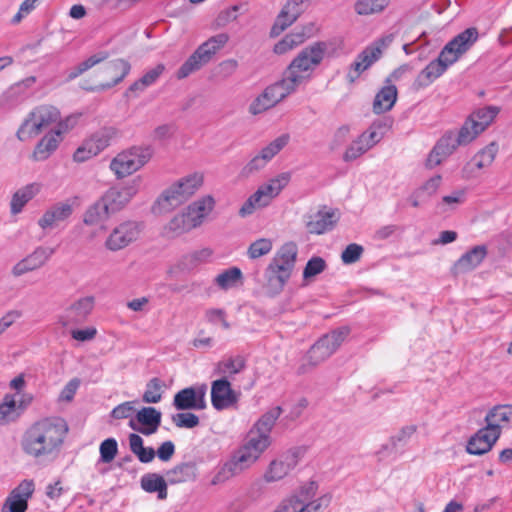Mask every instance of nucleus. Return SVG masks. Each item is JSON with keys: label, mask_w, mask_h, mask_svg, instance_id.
I'll return each instance as SVG.
<instances>
[{"label": "nucleus", "mask_w": 512, "mask_h": 512, "mask_svg": "<svg viewBox=\"0 0 512 512\" xmlns=\"http://www.w3.org/2000/svg\"><path fill=\"white\" fill-rule=\"evenodd\" d=\"M67 433L68 425L60 417H48L34 423V457L55 459Z\"/></svg>", "instance_id": "nucleus-1"}, {"label": "nucleus", "mask_w": 512, "mask_h": 512, "mask_svg": "<svg viewBox=\"0 0 512 512\" xmlns=\"http://www.w3.org/2000/svg\"><path fill=\"white\" fill-rule=\"evenodd\" d=\"M327 50V44L322 41L315 42L303 48L291 61L283 77L295 90L307 83L315 69L321 64Z\"/></svg>", "instance_id": "nucleus-2"}, {"label": "nucleus", "mask_w": 512, "mask_h": 512, "mask_svg": "<svg viewBox=\"0 0 512 512\" xmlns=\"http://www.w3.org/2000/svg\"><path fill=\"white\" fill-rule=\"evenodd\" d=\"M297 254V245L294 242H287L271 259L264 272L265 287L271 295L279 294L290 279Z\"/></svg>", "instance_id": "nucleus-3"}, {"label": "nucleus", "mask_w": 512, "mask_h": 512, "mask_svg": "<svg viewBox=\"0 0 512 512\" xmlns=\"http://www.w3.org/2000/svg\"><path fill=\"white\" fill-rule=\"evenodd\" d=\"M204 176L195 172L189 174L166 189L157 200L159 212H169L187 201L203 185Z\"/></svg>", "instance_id": "nucleus-4"}, {"label": "nucleus", "mask_w": 512, "mask_h": 512, "mask_svg": "<svg viewBox=\"0 0 512 512\" xmlns=\"http://www.w3.org/2000/svg\"><path fill=\"white\" fill-rule=\"evenodd\" d=\"M229 41L227 33H219L202 43L177 71V78L184 79L210 62L212 57Z\"/></svg>", "instance_id": "nucleus-5"}, {"label": "nucleus", "mask_w": 512, "mask_h": 512, "mask_svg": "<svg viewBox=\"0 0 512 512\" xmlns=\"http://www.w3.org/2000/svg\"><path fill=\"white\" fill-rule=\"evenodd\" d=\"M151 156L152 150L150 147H132L119 153L111 161L110 169L116 174L117 178H124L143 167Z\"/></svg>", "instance_id": "nucleus-6"}, {"label": "nucleus", "mask_w": 512, "mask_h": 512, "mask_svg": "<svg viewBox=\"0 0 512 512\" xmlns=\"http://www.w3.org/2000/svg\"><path fill=\"white\" fill-rule=\"evenodd\" d=\"M348 327H340L321 337L308 351L309 364L317 366L329 358L349 335Z\"/></svg>", "instance_id": "nucleus-7"}, {"label": "nucleus", "mask_w": 512, "mask_h": 512, "mask_svg": "<svg viewBox=\"0 0 512 512\" xmlns=\"http://www.w3.org/2000/svg\"><path fill=\"white\" fill-rule=\"evenodd\" d=\"M259 458L255 456L246 447L241 445L233 452L231 458L223 464L219 471L214 475L211 483L217 485L225 482L229 478L236 476L250 468Z\"/></svg>", "instance_id": "nucleus-8"}, {"label": "nucleus", "mask_w": 512, "mask_h": 512, "mask_svg": "<svg viewBox=\"0 0 512 512\" xmlns=\"http://www.w3.org/2000/svg\"><path fill=\"white\" fill-rule=\"evenodd\" d=\"M478 35V30L475 27L465 29L443 47L438 59L447 67L451 66L472 47L477 41Z\"/></svg>", "instance_id": "nucleus-9"}, {"label": "nucleus", "mask_w": 512, "mask_h": 512, "mask_svg": "<svg viewBox=\"0 0 512 512\" xmlns=\"http://www.w3.org/2000/svg\"><path fill=\"white\" fill-rule=\"evenodd\" d=\"M291 84L283 77L280 81L268 86L249 106V112L258 115L282 101L285 97L295 92Z\"/></svg>", "instance_id": "nucleus-10"}, {"label": "nucleus", "mask_w": 512, "mask_h": 512, "mask_svg": "<svg viewBox=\"0 0 512 512\" xmlns=\"http://www.w3.org/2000/svg\"><path fill=\"white\" fill-rule=\"evenodd\" d=\"M74 122L75 120L72 117H67L63 122H59L57 126L52 127L34 147V159H48L63 141V135L73 128Z\"/></svg>", "instance_id": "nucleus-11"}, {"label": "nucleus", "mask_w": 512, "mask_h": 512, "mask_svg": "<svg viewBox=\"0 0 512 512\" xmlns=\"http://www.w3.org/2000/svg\"><path fill=\"white\" fill-rule=\"evenodd\" d=\"M141 230L139 222L132 220L121 222L110 232L105 241V247L113 252L124 249L139 238Z\"/></svg>", "instance_id": "nucleus-12"}, {"label": "nucleus", "mask_w": 512, "mask_h": 512, "mask_svg": "<svg viewBox=\"0 0 512 512\" xmlns=\"http://www.w3.org/2000/svg\"><path fill=\"white\" fill-rule=\"evenodd\" d=\"M303 454L304 450L300 447L289 449L270 462L264 474V480L268 483L282 480L297 466Z\"/></svg>", "instance_id": "nucleus-13"}, {"label": "nucleus", "mask_w": 512, "mask_h": 512, "mask_svg": "<svg viewBox=\"0 0 512 512\" xmlns=\"http://www.w3.org/2000/svg\"><path fill=\"white\" fill-rule=\"evenodd\" d=\"M206 393V384L184 388L174 395L173 406L179 411L204 410Z\"/></svg>", "instance_id": "nucleus-14"}, {"label": "nucleus", "mask_w": 512, "mask_h": 512, "mask_svg": "<svg viewBox=\"0 0 512 512\" xmlns=\"http://www.w3.org/2000/svg\"><path fill=\"white\" fill-rule=\"evenodd\" d=\"M130 70L131 65L128 61L120 58L111 60L107 62L101 70V74L106 79V81L100 83L99 85L85 89L88 91H103L110 89L122 82L129 74Z\"/></svg>", "instance_id": "nucleus-15"}, {"label": "nucleus", "mask_w": 512, "mask_h": 512, "mask_svg": "<svg viewBox=\"0 0 512 512\" xmlns=\"http://www.w3.org/2000/svg\"><path fill=\"white\" fill-rule=\"evenodd\" d=\"M240 394L232 389L231 383L226 378H220L211 384V403L218 410H224L235 406Z\"/></svg>", "instance_id": "nucleus-16"}, {"label": "nucleus", "mask_w": 512, "mask_h": 512, "mask_svg": "<svg viewBox=\"0 0 512 512\" xmlns=\"http://www.w3.org/2000/svg\"><path fill=\"white\" fill-rule=\"evenodd\" d=\"M458 146L462 145L458 141L456 133L454 131L446 132L430 151L426 160V167L432 169L438 166L444 159L449 157Z\"/></svg>", "instance_id": "nucleus-17"}, {"label": "nucleus", "mask_w": 512, "mask_h": 512, "mask_svg": "<svg viewBox=\"0 0 512 512\" xmlns=\"http://www.w3.org/2000/svg\"><path fill=\"white\" fill-rule=\"evenodd\" d=\"M339 220L337 210L328 209L323 206L316 213L306 216V229L311 234H324L331 231Z\"/></svg>", "instance_id": "nucleus-18"}, {"label": "nucleus", "mask_w": 512, "mask_h": 512, "mask_svg": "<svg viewBox=\"0 0 512 512\" xmlns=\"http://www.w3.org/2000/svg\"><path fill=\"white\" fill-rule=\"evenodd\" d=\"M72 213L73 205L69 201L55 203L38 220V225L44 232H49L59 227Z\"/></svg>", "instance_id": "nucleus-19"}, {"label": "nucleus", "mask_w": 512, "mask_h": 512, "mask_svg": "<svg viewBox=\"0 0 512 512\" xmlns=\"http://www.w3.org/2000/svg\"><path fill=\"white\" fill-rule=\"evenodd\" d=\"M135 184L114 186L109 188L101 197L113 214L121 211L137 194Z\"/></svg>", "instance_id": "nucleus-20"}, {"label": "nucleus", "mask_w": 512, "mask_h": 512, "mask_svg": "<svg viewBox=\"0 0 512 512\" xmlns=\"http://www.w3.org/2000/svg\"><path fill=\"white\" fill-rule=\"evenodd\" d=\"M32 495V482L24 480L6 498L1 512H25Z\"/></svg>", "instance_id": "nucleus-21"}, {"label": "nucleus", "mask_w": 512, "mask_h": 512, "mask_svg": "<svg viewBox=\"0 0 512 512\" xmlns=\"http://www.w3.org/2000/svg\"><path fill=\"white\" fill-rule=\"evenodd\" d=\"M28 407V401L22 394L14 393L4 396L0 403V424H7L17 419Z\"/></svg>", "instance_id": "nucleus-22"}, {"label": "nucleus", "mask_w": 512, "mask_h": 512, "mask_svg": "<svg viewBox=\"0 0 512 512\" xmlns=\"http://www.w3.org/2000/svg\"><path fill=\"white\" fill-rule=\"evenodd\" d=\"M215 200L211 195H206L192 202L184 210L190 223L195 228L201 226L209 214L213 211Z\"/></svg>", "instance_id": "nucleus-23"}, {"label": "nucleus", "mask_w": 512, "mask_h": 512, "mask_svg": "<svg viewBox=\"0 0 512 512\" xmlns=\"http://www.w3.org/2000/svg\"><path fill=\"white\" fill-rule=\"evenodd\" d=\"M305 10L292 0H287L278 14L272 28L271 36H278L286 28L292 25Z\"/></svg>", "instance_id": "nucleus-24"}, {"label": "nucleus", "mask_w": 512, "mask_h": 512, "mask_svg": "<svg viewBox=\"0 0 512 512\" xmlns=\"http://www.w3.org/2000/svg\"><path fill=\"white\" fill-rule=\"evenodd\" d=\"M496 433L490 431L488 427L479 429L468 441L466 450L472 455H483L489 452L498 438Z\"/></svg>", "instance_id": "nucleus-25"}, {"label": "nucleus", "mask_w": 512, "mask_h": 512, "mask_svg": "<svg viewBox=\"0 0 512 512\" xmlns=\"http://www.w3.org/2000/svg\"><path fill=\"white\" fill-rule=\"evenodd\" d=\"M487 255V248L484 245H478L463 254L454 264V274H464L478 267Z\"/></svg>", "instance_id": "nucleus-26"}, {"label": "nucleus", "mask_w": 512, "mask_h": 512, "mask_svg": "<svg viewBox=\"0 0 512 512\" xmlns=\"http://www.w3.org/2000/svg\"><path fill=\"white\" fill-rule=\"evenodd\" d=\"M136 419L145 427L137 428L133 420L129 423L130 427L144 435H151L157 431L161 423V412L154 407H143L137 412Z\"/></svg>", "instance_id": "nucleus-27"}, {"label": "nucleus", "mask_w": 512, "mask_h": 512, "mask_svg": "<svg viewBox=\"0 0 512 512\" xmlns=\"http://www.w3.org/2000/svg\"><path fill=\"white\" fill-rule=\"evenodd\" d=\"M392 40L391 35L376 39L357 55V59L364 64V68H370L381 58L383 51L391 44Z\"/></svg>", "instance_id": "nucleus-28"}, {"label": "nucleus", "mask_w": 512, "mask_h": 512, "mask_svg": "<svg viewBox=\"0 0 512 512\" xmlns=\"http://www.w3.org/2000/svg\"><path fill=\"white\" fill-rule=\"evenodd\" d=\"M448 67L438 58L431 61L420 73L417 75L413 87L420 90L431 85L436 79L442 76Z\"/></svg>", "instance_id": "nucleus-29"}, {"label": "nucleus", "mask_w": 512, "mask_h": 512, "mask_svg": "<svg viewBox=\"0 0 512 512\" xmlns=\"http://www.w3.org/2000/svg\"><path fill=\"white\" fill-rule=\"evenodd\" d=\"M448 67L438 58L431 61L420 73L417 75L413 87L420 90L431 85L436 79L442 76Z\"/></svg>", "instance_id": "nucleus-30"}, {"label": "nucleus", "mask_w": 512, "mask_h": 512, "mask_svg": "<svg viewBox=\"0 0 512 512\" xmlns=\"http://www.w3.org/2000/svg\"><path fill=\"white\" fill-rule=\"evenodd\" d=\"M448 67L438 58L431 61L420 73L417 75L413 87L420 90L431 85L436 79L442 76Z\"/></svg>", "instance_id": "nucleus-31"}, {"label": "nucleus", "mask_w": 512, "mask_h": 512, "mask_svg": "<svg viewBox=\"0 0 512 512\" xmlns=\"http://www.w3.org/2000/svg\"><path fill=\"white\" fill-rule=\"evenodd\" d=\"M61 120L59 110L50 105H42L34 110V132L57 126Z\"/></svg>", "instance_id": "nucleus-32"}, {"label": "nucleus", "mask_w": 512, "mask_h": 512, "mask_svg": "<svg viewBox=\"0 0 512 512\" xmlns=\"http://www.w3.org/2000/svg\"><path fill=\"white\" fill-rule=\"evenodd\" d=\"M169 484L194 481L197 477V466L193 461L181 462L165 472Z\"/></svg>", "instance_id": "nucleus-33"}, {"label": "nucleus", "mask_w": 512, "mask_h": 512, "mask_svg": "<svg viewBox=\"0 0 512 512\" xmlns=\"http://www.w3.org/2000/svg\"><path fill=\"white\" fill-rule=\"evenodd\" d=\"M168 481L158 473H146L140 479L141 488L147 493H156L159 500L168 496Z\"/></svg>", "instance_id": "nucleus-34"}, {"label": "nucleus", "mask_w": 512, "mask_h": 512, "mask_svg": "<svg viewBox=\"0 0 512 512\" xmlns=\"http://www.w3.org/2000/svg\"><path fill=\"white\" fill-rule=\"evenodd\" d=\"M94 305L95 299L93 296L78 299L66 310L67 321L75 324L84 322L92 312Z\"/></svg>", "instance_id": "nucleus-35"}, {"label": "nucleus", "mask_w": 512, "mask_h": 512, "mask_svg": "<svg viewBox=\"0 0 512 512\" xmlns=\"http://www.w3.org/2000/svg\"><path fill=\"white\" fill-rule=\"evenodd\" d=\"M512 416V406L498 405L493 407L486 415L485 422L486 427L496 433L495 438H499L501 435L502 423L510 421Z\"/></svg>", "instance_id": "nucleus-36"}, {"label": "nucleus", "mask_w": 512, "mask_h": 512, "mask_svg": "<svg viewBox=\"0 0 512 512\" xmlns=\"http://www.w3.org/2000/svg\"><path fill=\"white\" fill-rule=\"evenodd\" d=\"M397 88L395 85L387 84L380 89L373 101V112L382 114L391 110L397 100Z\"/></svg>", "instance_id": "nucleus-37"}, {"label": "nucleus", "mask_w": 512, "mask_h": 512, "mask_svg": "<svg viewBox=\"0 0 512 512\" xmlns=\"http://www.w3.org/2000/svg\"><path fill=\"white\" fill-rule=\"evenodd\" d=\"M189 217L185 211L176 214L163 228V235L167 238H176L193 230Z\"/></svg>", "instance_id": "nucleus-38"}, {"label": "nucleus", "mask_w": 512, "mask_h": 512, "mask_svg": "<svg viewBox=\"0 0 512 512\" xmlns=\"http://www.w3.org/2000/svg\"><path fill=\"white\" fill-rule=\"evenodd\" d=\"M246 366L245 359L237 355L235 357H226L219 361L214 368V374L222 376L221 378L231 377L240 373Z\"/></svg>", "instance_id": "nucleus-39"}, {"label": "nucleus", "mask_w": 512, "mask_h": 512, "mask_svg": "<svg viewBox=\"0 0 512 512\" xmlns=\"http://www.w3.org/2000/svg\"><path fill=\"white\" fill-rule=\"evenodd\" d=\"M111 215H113V213L110 212L109 207L103 201V198L100 197L85 211L83 221L87 225H96L108 219Z\"/></svg>", "instance_id": "nucleus-40"}, {"label": "nucleus", "mask_w": 512, "mask_h": 512, "mask_svg": "<svg viewBox=\"0 0 512 512\" xmlns=\"http://www.w3.org/2000/svg\"><path fill=\"white\" fill-rule=\"evenodd\" d=\"M271 443V436L262 435L250 429L246 440L242 445L251 451L255 456L260 458V456L265 452V450L268 449Z\"/></svg>", "instance_id": "nucleus-41"}, {"label": "nucleus", "mask_w": 512, "mask_h": 512, "mask_svg": "<svg viewBox=\"0 0 512 512\" xmlns=\"http://www.w3.org/2000/svg\"><path fill=\"white\" fill-rule=\"evenodd\" d=\"M281 414L282 408L280 406L271 408L254 423L251 430L262 435L271 436L270 433Z\"/></svg>", "instance_id": "nucleus-42"}, {"label": "nucleus", "mask_w": 512, "mask_h": 512, "mask_svg": "<svg viewBox=\"0 0 512 512\" xmlns=\"http://www.w3.org/2000/svg\"><path fill=\"white\" fill-rule=\"evenodd\" d=\"M242 281L243 274L240 268L238 267H230L222 271L214 279V283L221 290L225 291L237 287L239 284H242Z\"/></svg>", "instance_id": "nucleus-43"}, {"label": "nucleus", "mask_w": 512, "mask_h": 512, "mask_svg": "<svg viewBox=\"0 0 512 512\" xmlns=\"http://www.w3.org/2000/svg\"><path fill=\"white\" fill-rule=\"evenodd\" d=\"M212 255V250L209 248H203L185 254L178 262V267L181 270H193L200 264L206 262Z\"/></svg>", "instance_id": "nucleus-44"}, {"label": "nucleus", "mask_w": 512, "mask_h": 512, "mask_svg": "<svg viewBox=\"0 0 512 512\" xmlns=\"http://www.w3.org/2000/svg\"><path fill=\"white\" fill-rule=\"evenodd\" d=\"M271 203L268 196H265L264 191L259 187L242 205L239 210V215L245 217L251 215L256 209L264 208Z\"/></svg>", "instance_id": "nucleus-45"}, {"label": "nucleus", "mask_w": 512, "mask_h": 512, "mask_svg": "<svg viewBox=\"0 0 512 512\" xmlns=\"http://www.w3.org/2000/svg\"><path fill=\"white\" fill-rule=\"evenodd\" d=\"M500 109L496 106L479 108L469 115V118L476 122L478 131L483 132L498 115Z\"/></svg>", "instance_id": "nucleus-46"}, {"label": "nucleus", "mask_w": 512, "mask_h": 512, "mask_svg": "<svg viewBox=\"0 0 512 512\" xmlns=\"http://www.w3.org/2000/svg\"><path fill=\"white\" fill-rule=\"evenodd\" d=\"M108 58V53L100 52L98 54L92 55L83 62L79 63L76 67L70 69L67 73L66 80L72 81L75 78L79 77L81 74L92 68L93 66L101 63L105 59Z\"/></svg>", "instance_id": "nucleus-47"}, {"label": "nucleus", "mask_w": 512, "mask_h": 512, "mask_svg": "<svg viewBox=\"0 0 512 512\" xmlns=\"http://www.w3.org/2000/svg\"><path fill=\"white\" fill-rule=\"evenodd\" d=\"M289 181L290 175L288 173H282L271 179L268 183L261 185L260 188L264 191L265 196H268L272 201L288 185Z\"/></svg>", "instance_id": "nucleus-48"}, {"label": "nucleus", "mask_w": 512, "mask_h": 512, "mask_svg": "<svg viewBox=\"0 0 512 512\" xmlns=\"http://www.w3.org/2000/svg\"><path fill=\"white\" fill-rule=\"evenodd\" d=\"M165 383L158 377H153L146 384L142 400L145 403H158L162 399Z\"/></svg>", "instance_id": "nucleus-49"}, {"label": "nucleus", "mask_w": 512, "mask_h": 512, "mask_svg": "<svg viewBox=\"0 0 512 512\" xmlns=\"http://www.w3.org/2000/svg\"><path fill=\"white\" fill-rule=\"evenodd\" d=\"M390 3V0H358L355 10L359 15H370L383 11Z\"/></svg>", "instance_id": "nucleus-50"}, {"label": "nucleus", "mask_w": 512, "mask_h": 512, "mask_svg": "<svg viewBox=\"0 0 512 512\" xmlns=\"http://www.w3.org/2000/svg\"><path fill=\"white\" fill-rule=\"evenodd\" d=\"M289 141V134L285 133L280 135L260 151L262 158H265L268 161L272 160L289 143Z\"/></svg>", "instance_id": "nucleus-51"}, {"label": "nucleus", "mask_w": 512, "mask_h": 512, "mask_svg": "<svg viewBox=\"0 0 512 512\" xmlns=\"http://www.w3.org/2000/svg\"><path fill=\"white\" fill-rule=\"evenodd\" d=\"M480 133L476 127V122L469 117L465 120L456 137L461 145H467L472 142Z\"/></svg>", "instance_id": "nucleus-52"}, {"label": "nucleus", "mask_w": 512, "mask_h": 512, "mask_svg": "<svg viewBox=\"0 0 512 512\" xmlns=\"http://www.w3.org/2000/svg\"><path fill=\"white\" fill-rule=\"evenodd\" d=\"M111 139V133L109 130H101L94 133L90 138L86 139L90 144L96 155L102 152L106 147L109 146Z\"/></svg>", "instance_id": "nucleus-53"}, {"label": "nucleus", "mask_w": 512, "mask_h": 512, "mask_svg": "<svg viewBox=\"0 0 512 512\" xmlns=\"http://www.w3.org/2000/svg\"><path fill=\"white\" fill-rule=\"evenodd\" d=\"M368 150L369 146L358 136L357 139L352 141V143L347 147L343 155V160L345 162L354 161Z\"/></svg>", "instance_id": "nucleus-54"}, {"label": "nucleus", "mask_w": 512, "mask_h": 512, "mask_svg": "<svg viewBox=\"0 0 512 512\" xmlns=\"http://www.w3.org/2000/svg\"><path fill=\"white\" fill-rule=\"evenodd\" d=\"M294 503L299 507L303 506L306 512H325V510L329 507L331 503V496L329 494H325L317 499H312L306 503L295 501Z\"/></svg>", "instance_id": "nucleus-55"}, {"label": "nucleus", "mask_w": 512, "mask_h": 512, "mask_svg": "<svg viewBox=\"0 0 512 512\" xmlns=\"http://www.w3.org/2000/svg\"><path fill=\"white\" fill-rule=\"evenodd\" d=\"M100 461L103 463H110L114 460L118 453V444L114 438L105 439L99 447Z\"/></svg>", "instance_id": "nucleus-56"}, {"label": "nucleus", "mask_w": 512, "mask_h": 512, "mask_svg": "<svg viewBox=\"0 0 512 512\" xmlns=\"http://www.w3.org/2000/svg\"><path fill=\"white\" fill-rule=\"evenodd\" d=\"M272 242L269 239L261 238L250 244L248 248V256L251 259H257L264 256L272 250Z\"/></svg>", "instance_id": "nucleus-57"}, {"label": "nucleus", "mask_w": 512, "mask_h": 512, "mask_svg": "<svg viewBox=\"0 0 512 512\" xmlns=\"http://www.w3.org/2000/svg\"><path fill=\"white\" fill-rule=\"evenodd\" d=\"M172 422L178 428L192 429L199 425V417L191 412H181L172 416Z\"/></svg>", "instance_id": "nucleus-58"}, {"label": "nucleus", "mask_w": 512, "mask_h": 512, "mask_svg": "<svg viewBox=\"0 0 512 512\" xmlns=\"http://www.w3.org/2000/svg\"><path fill=\"white\" fill-rule=\"evenodd\" d=\"M317 489H318V485L316 482H314V481L308 482L300 488L297 495L292 496L285 500L291 501L293 503H294V501L306 503L314 498V496L316 495Z\"/></svg>", "instance_id": "nucleus-59"}, {"label": "nucleus", "mask_w": 512, "mask_h": 512, "mask_svg": "<svg viewBox=\"0 0 512 512\" xmlns=\"http://www.w3.org/2000/svg\"><path fill=\"white\" fill-rule=\"evenodd\" d=\"M206 320L211 324L221 323L225 330L230 329V323L227 321V313L221 308H210L205 312Z\"/></svg>", "instance_id": "nucleus-60"}, {"label": "nucleus", "mask_w": 512, "mask_h": 512, "mask_svg": "<svg viewBox=\"0 0 512 512\" xmlns=\"http://www.w3.org/2000/svg\"><path fill=\"white\" fill-rule=\"evenodd\" d=\"M363 247L356 243L349 244L341 254V260L344 264H353L357 262L363 254Z\"/></svg>", "instance_id": "nucleus-61"}, {"label": "nucleus", "mask_w": 512, "mask_h": 512, "mask_svg": "<svg viewBox=\"0 0 512 512\" xmlns=\"http://www.w3.org/2000/svg\"><path fill=\"white\" fill-rule=\"evenodd\" d=\"M326 267V262L321 257H312L306 264L303 277L305 279L316 276L324 271Z\"/></svg>", "instance_id": "nucleus-62"}, {"label": "nucleus", "mask_w": 512, "mask_h": 512, "mask_svg": "<svg viewBox=\"0 0 512 512\" xmlns=\"http://www.w3.org/2000/svg\"><path fill=\"white\" fill-rule=\"evenodd\" d=\"M417 431L416 425H408L404 426L399 430V432L391 437V443L394 447L398 445H404L408 442V440L412 437V435Z\"/></svg>", "instance_id": "nucleus-63"}, {"label": "nucleus", "mask_w": 512, "mask_h": 512, "mask_svg": "<svg viewBox=\"0 0 512 512\" xmlns=\"http://www.w3.org/2000/svg\"><path fill=\"white\" fill-rule=\"evenodd\" d=\"M31 192L27 189V191H18L13 195L11 201V211L16 214L19 213L23 206L30 200Z\"/></svg>", "instance_id": "nucleus-64"}]
</instances>
